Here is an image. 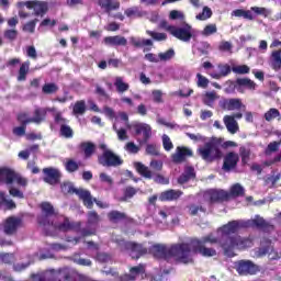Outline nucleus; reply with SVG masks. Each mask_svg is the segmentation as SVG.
Masks as SVG:
<instances>
[{
  "label": "nucleus",
  "instance_id": "0e129e2a",
  "mask_svg": "<svg viewBox=\"0 0 281 281\" xmlns=\"http://www.w3.org/2000/svg\"><path fill=\"white\" fill-rule=\"evenodd\" d=\"M146 271V269L144 268V265H138L136 267H132L130 269V273L131 276L134 277V280H137V276H140V273H144Z\"/></svg>",
  "mask_w": 281,
  "mask_h": 281
},
{
  "label": "nucleus",
  "instance_id": "69168bd1",
  "mask_svg": "<svg viewBox=\"0 0 281 281\" xmlns=\"http://www.w3.org/2000/svg\"><path fill=\"white\" fill-rule=\"evenodd\" d=\"M239 155L241 157V164H248L249 158L251 157V150H249L245 147H240Z\"/></svg>",
  "mask_w": 281,
  "mask_h": 281
},
{
  "label": "nucleus",
  "instance_id": "37998d69",
  "mask_svg": "<svg viewBox=\"0 0 281 281\" xmlns=\"http://www.w3.org/2000/svg\"><path fill=\"white\" fill-rule=\"evenodd\" d=\"M228 194H231V199L234 198H238V196H244L245 195V188H243V186H240L239 183L234 184L231 188V191L228 192Z\"/></svg>",
  "mask_w": 281,
  "mask_h": 281
},
{
  "label": "nucleus",
  "instance_id": "7ed1b4c3",
  "mask_svg": "<svg viewBox=\"0 0 281 281\" xmlns=\"http://www.w3.org/2000/svg\"><path fill=\"white\" fill-rule=\"evenodd\" d=\"M198 155L206 161L207 164H212L217 161V159L223 158V150H221V139H212L205 143L202 147L198 149Z\"/></svg>",
  "mask_w": 281,
  "mask_h": 281
},
{
  "label": "nucleus",
  "instance_id": "603ef678",
  "mask_svg": "<svg viewBox=\"0 0 281 281\" xmlns=\"http://www.w3.org/2000/svg\"><path fill=\"white\" fill-rule=\"evenodd\" d=\"M149 168L154 175H157V172L164 170V162L161 160L153 159L149 164Z\"/></svg>",
  "mask_w": 281,
  "mask_h": 281
},
{
  "label": "nucleus",
  "instance_id": "f8f14e48",
  "mask_svg": "<svg viewBox=\"0 0 281 281\" xmlns=\"http://www.w3.org/2000/svg\"><path fill=\"white\" fill-rule=\"evenodd\" d=\"M236 271L239 276H256L260 268L251 260H239L236 265Z\"/></svg>",
  "mask_w": 281,
  "mask_h": 281
},
{
  "label": "nucleus",
  "instance_id": "72a5a7b5",
  "mask_svg": "<svg viewBox=\"0 0 281 281\" xmlns=\"http://www.w3.org/2000/svg\"><path fill=\"white\" fill-rule=\"evenodd\" d=\"M108 218L110 223H120V221H126L128 216L124 212L113 210L108 213Z\"/></svg>",
  "mask_w": 281,
  "mask_h": 281
},
{
  "label": "nucleus",
  "instance_id": "13d9d810",
  "mask_svg": "<svg viewBox=\"0 0 281 281\" xmlns=\"http://www.w3.org/2000/svg\"><path fill=\"white\" fill-rule=\"evenodd\" d=\"M43 120H45V112H43L41 109H36L34 112V117H31V123L41 124Z\"/></svg>",
  "mask_w": 281,
  "mask_h": 281
},
{
  "label": "nucleus",
  "instance_id": "6e6d98bb",
  "mask_svg": "<svg viewBox=\"0 0 281 281\" xmlns=\"http://www.w3.org/2000/svg\"><path fill=\"white\" fill-rule=\"evenodd\" d=\"M250 10H251V12H255V14H257V16H265V19H267V16H269V14H271V11H269L265 7H251Z\"/></svg>",
  "mask_w": 281,
  "mask_h": 281
},
{
  "label": "nucleus",
  "instance_id": "9b49d317",
  "mask_svg": "<svg viewBox=\"0 0 281 281\" xmlns=\"http://www.w3.org/2000/svg\"><path fill=\"white\" fill-rule=\"evenodd\" d=\"M44 177V183H48V186H58L60 183V179H63V173L56 167H45L42 170Z\"/></svg>",
  "mask_w": 281,
  "mask_h": 281
},
{
  "label": "nucleus",
  "instance_id": "a18cd8bd",
  "mask_svg": "<svg viewBox=\"0 0 281 281\" xmlns=\"http://www.w3.org/2000/svg\"><path fill=\"white\" fill-rule=\"evenodd\" d=\"M216 100H218V94H216L215 91L212 92H206L203 99V103L206 106H213L214 102H216Z\"/></svg>",
  "mask_w": 281,
  "mask_h": 281
},
{
  "label": "nucleus",
  "instance_id": "f704fd0d",
  "mask_svg": "<svg viewBox=\"0 0 281 281\" xmlns=\"http://www.w3.org/2000/svg\"><path fill=\"white\" fill-rule=\"evenodd\" d=\"M271 67L274 71H280V69H281V49L273 50L271 53Z\"/></svg>",
  "mask_w": 281,
  "mask_h": 281
},
{
  "label": "nucleus",
  "instance_id": "39448f33",
  "mask_svg": "<svg viewBox=\"0 0 281 281\" xmlns=\"http://www.w3.org/2000/svg\"><path fill=\"white\" fill-rule=\"evenodd\" d=\"M121 251H127L133 260H139L143 256L148 254V248L144 244L137 241H125L122 240L119 244Z\"/></svg>",
  "mask_w": 281,
  "mask_h": 281
},
{
  "label": "nucleus",
  "instance_id": "dca6fc26",
  "mask_svg": "<svg viewBox=\"0 0 281 281\" xmlns=\"http://www.w3.org/2000/svg\"><path fill=\"white\" fill-rule=\"evenodd\" d=\"M249 227H256L257 229L267 231L270 227H273L271 224L265 221V218L260 215H256L252 220L244 221V228L249 229Z\"/></svg>",
  "mask_w": 281,
  "mask_h": 281
},
{
  "label": "nucleus",
  "instance_id": "c85d7f7f",
  "mask_svg": "<svg viewBox=\"0 0 281 281\" xmlns=\"http://www.w3.org/2000/svg\"><path fill=\"white\" fill-rule=\"evenodd\" d=\"M79 147L85 155V159H91V157H93L95 154V145L93 142H82L80 143Z\"/></svg>",
  "mask_w": 281,
  "mask_h": 281
},
{
  "label": "nucleus",
  "instance_id": "e433bc0d",
  "mask_svg": "<svg viewBox=\"0 0 281 281\" xmlns=\"http://www.w3.org/2000/svg\"><path fill=\"white\" fill-rule=\"evenodd\" d=\"M57 91H60V88L55 82H47L42 87L44 95H55Z\"/></svg>",
  "mask_w": 281,
  "mask_h": 281
},
{
  "label": "nucleus",
  "instance_id": "bb28decb",
  "mask_svg": "<svg viewBox=\"0 0 281 281\" xmlns=\"http://www.w3.org/2000/svg\"><path fill=\"white\" fill-rule=\"evenodd\" d=\"M223 122L231 135H236L240 127L238 126V122L234 119V116L225 115Z\"/></svg>",
  "mask_w": 281,
  "mask_h": 281
},
{
  "label": "nucleus",
  "instance_id": "ea45409f",
  "mask_svg": "<svg viewBox=\"0 0 281 281\" xmlns=\"http://www.w3.org/2000/svg\"><path fill=\"white\" fill-rule=\"evenodd\" d=\"M64 166H65V170L70 173L78 172V170H80V162H78L71 158H68L66 160V162L64 164Z\"/></svg>",
  "mask_w": 281,
  "mask_h": 281
},
{
  "label": "nucleus",
  "instance_id": "680f3d73",
  "mask_svg": "<svg viewBox=\"0 0 281 281\" xmlns=\"http://www.w3.org/2000/svg\"><path fill=\"white\" fill-rule=\"evenodd\" d=\"M147 34H148V36H151V38L154 41H158V42L167 41V38H168V35L166 33H158V32H155V31H147Z\"/></svg>",
  "mask_w": 281,
  "mask_h": 281
},
{
  "label": "nucleus",
  "instance_id": "864d4df0",
  "mask_svg": "<svg viewBox=\"0 0 281 281\" xmlns=\"http://www.w3.org/2000/svg\"><path fill=\"white\" fill-rule=\"evenodd\" d=\"M196 87H199L200 89H207V87L210 86V79L201 75V72L196 74Z\"/></svg>",
  "mask_w": 281,
  "mask_h": 281
},
{
  "label": "nucleus",
  "instance_id": "4c0bfd02",
  "mask_svg": "<svg viewBox=\"0 0 281 281\" xmlns=\"http://www.w3.org/2000/svg\"><path fill=\"white\" fill-rule=\"evenodd\" d=\"M27 74H30V60L21 64L18 75L19 82L27 80Z\"/></svg>",
  "mask_w": 281,
  "mask_h": 281
},
{
  "label": "nucleus",
  "instance_id": "f03ea898",
  "mask_svg": "<svg viewBox=\"0 0 281 281\" xmlns=\"http://www.w3.org/2000/svg\"><path fill=\"white\" fill-rule=\"evenodd\" d=\"M148 251L158 260H170V258H173L176 262H180L182 265H191L194 262L190 243H178L170 247L161 244H155L148 249Z\"/></svg>",
  "mask_w": 281,
  "mask_h": 281
},
{
  "label": "nucleus",
  "instance_id": "c03bdc74",
  "mask_svg": "<svg viewBox=\"0 0 281 281\" xmlns=\"http://www.w3.org/2000/svg\"><path fill=\"white\" fill-rule=\"evenodd\" d=\"M271 251V239L263 237L261 239V247L259 248V254L261 256H267Z\"/></svg>",
  "mask_w": 281,
  "mask_h": 281
},
{
  "label": "nucleus",
  "instance_id": "0eeeda50",
  "mask_svg": "<svg viewBox=\"0 0 281 281\" xmlns=\"http://www.w3.org/2000/svg\"><path fill=\"white\" fill-rule=\"evenodd\" d=\"M168 32L178 41H182L183 43H190L192 41V35L194 34V29L192 25L184 23L182 26L169 25L167 27Z\"/></svg>",
  "mask_w": 281,
  "mask_h": 281
},
{
  "label": "nucleus",
  "instance_id": "cd10ccee",
  "mask_svg": "<svg viewBox=\"0 0 281 281\" xmlns=\"http://www.w3.org/2000/svg\"><path fill=\"white\" fill-rule=\"evenodd\" d=\"M223 108L226 111H240L241 108L245 109V105L240 99H228L224 101Z\"/></svg>",
  "mask_w": 281,
  "mask_h": 281
},
{
  "label": "nucleus",
  "instance_id": "7c9ffc66",
  "mask_svg": "<svg viewBox=\"0 0 281 281\" xmlns=\"http://www.w3.org/2000/svg\"><path fill=\"white\" fill-rule=\"evenodd\" d=\"M236 85H237V88L238 90L239 89H243V87L245 89H249L250 91H255L256 89V83L254 82V80L245 77V78H237L236 79Z\"/></svg>",
  "mask_w": 281,
  "mask_h": 281
},
{
  "label": "nucleus",
  "instance_id": "de8ad7c7",
  "mask_svg": "<svg viewBox=\"0 0 281 281\" xmlns=\"http://www.w3.org/2000/svg\"><path fill=\"white\" fill-rule=\"evenodd\" d=\"M38 23V19L31 20L23 24L22 32H27L29 34H34L36 32V24Z\"/></svg>",
  "mask_w": 281,
  "mask_h": 281
},
{
  "label": "nucleus",
  "instance_id": "338daca9",
  "mask_svg": "<svg viewBox=\"0 0 281 281\" xmlns=\"http://www.w3.org/2000/svg\"><path fill=\"white\" fill-rule=\"evenodd\" d=\"M218 32V29L216 27V24H207L203 31V36H212V34H216Z\"/></svg>",
  "mask_w": 281,
  "mask_h": 281
},
{
  "label": "nucleus",
  "instance_id": "20e7f679",
  "mask_svg": "<svg viewBox=\"0 0 281 281\" xmlns=\"http://www.w3.org/2000/svg\"><path fill=\"white\" fill-rule=\"evenodd\" d=\"M61 192L64 194H77L80 201H82L87 210H93V202L91 201V191L85 189H77L70 182H64L61 184Z\"/></svg>",
  "mask_w": 281,
  "mask_h": 281
},
{
  "label": "nucleus",
  "instance_id": "58836bf2",
  "mask_svg": "<svg viewBox=\"0 0 281 281\" xmlns=\"http://www.w3.org/2000/svg\"><path fill=\"white\" fill-rule=\"evenodd\" d=\"M196 52L199 56H210V52H212V45L207 42H200L196 45Z\"/></svg>",
  "mask_w": 281,
  "mask_h": 281
},
{
  "label": "nucleus",
  "instance_id": "6ab92c4d",
  "mask_svg": "<svg viewBox=\"0 0 281 281\" xmlns=\"http://www.w3.org/2000/svg\"><path fill=\"white\" fill-rule=\"evenodd\" d=\"M183 196V191L181 190H175V189H168L166 191H162L159 194V201L162 203H170L172 201H179Z\"/></svg>",
  "mask_w": 281,
  "mask_h": 281
},
{
  "label": "nucleus",
  "instance_id": "6e6552de",
  "mask_svg": "<svg viewBox=\"0 0 281 281\" xmlns=\"http://www.w3.org/2000/svg\"><path fill=\"white\" fill-rule=\"evenodd\" d=\"M27 8V10H34V16H45L49 11V5L45 1L29 0L20 1L16 3V8L21 10L22 8Z\"/></svg>",
  "mask_w": 281,
  "mask_h": 281
},
{
  "label": "nucleus",
  "instance_id": "c9c22d12",
  "mask_svg": "<svg viewBox=\"0 0 281 281\" xmlns=\"http://www.w3.org/2000/svg\"><path fill=\"white\" fill-rule=\"evenodd\" d=\"M50 227H54V229H57L58 232H69L74 229V223L69 222V218L65 217L64 222L59 224L53 223Z\"/></svg>",
  "mask_w": 281,
  "mask_h": 281
},
{
  "label": "nucleus",
  "instance_id": "a211bd4d",
  "mask_svg": "<svg viewBox=\"0 0 281 281\" xmlns=\"http://www.w3.org/2000/svg\"><path fill=\"white\" fill-rule=\"evenodd\" d=\"M193 155L194 153H192V149L186 146H178L176 153L172 154L171 159L173 164H183L188 157H193Z\"/></svg>",
  "mask_w": 281,
  "mask_h": 281
},
{
  "label": "nucleus",
  "instance_id": "c756f323",
  "mask_svg": "<svg viewBox=\"0 0 281 281\" xmlns=\"http://www.w3.org/2000/svg\"><path fill=\"white\" fill-rule=\"evenodd\" d=\"M191 243H198V245H207V243L210 245H221V239H218L217 237H215L213 234H209L204 237H202L201 239H191Z\"/></svg>",
  "mask_w": 281,
  "mask_h": 281
},
{
  "label": "nucleus",
  "instance_id": "09e8293b",
  "mask_svg": "<svg viewBox=\"0 0 281 281\" xmlns=\"http://www.w3.org/2000/svg\"><path fill=\"white\" fill-rule=\"evenodd\" d=\"M131 43L134 47H153V40H137L135 37L131 38Z\"/></svg>",
  "mask_w": 281,
  "mask_h": 281
},
{
  "label": "nucleus",
  "instance_id": "f3484780",
  "mask_svg": "<svg viewBox=\"0 0 281 281\" xmlns=\"http://www.w3.org/2000/svg\"><path fill=\"white\" fill-rule=\"evenodd\" d=\"M191 251L193 254H200L203 258H214L216 256V249L205 247V244L190 243Z\"/></svg>",
  "mask_w": 281,
  "mask_h": 281
},
{
  "label": "nucleus",
  "instance_id": "ddd939ff",
  "mask_svg": "<svg viewBox=\"0 0 281 281\" xmlns=\"http://www.w3.org/2000/svg\"><path fill=\"white\" fill-rule=\"evenodd\" d=\"M206 194L210 203H225L232 200V194L223 189H211Z\"/></svg>",
  "mask_w": 281,
  "mask_h": 281
},
{
  "label": "nucleus",
  "instance_id": "1a4fd4ad",
  "mask_svg": "<svg viewBox=\"0 0 281 281\" xmlns=\"http://www.w3.org/2000/svg\"><path fill=\"white\" fill-rule=\"evenodd\" d=\"M98 164L104 168H117V166L124 164V160L113 153V150H105L102 155L98 156Z\"/></svg>",
  "mask_w": 281,
  "mask_h": 281
},
{
  "label": "nucleus",
  "instance_id": "2f4dec72",
  "mask_svg": "<svg viewBox=\"0 0 281 281\" xmlns=\"http://www.w3.org/2000/svg\"><path fill=\"white\" fill-rule=\"evenodd\" d=\"M236 85H237V88L238 90L239 89H243V87L245 89H249L250 91H255L256 89V83L254 82V80L245 77V78H237L236 79Z\"/></svg>",
  "mask_w": 281,
  "mask_h": 281
},
{
  "label": "nucleus",
  "instance_id": "9d476101",
  "mask_svg": "<svg viewBox=\"0 0 281 281\" xmlns=\"http://www.w3.org/2000/svg\"><path fill=\"white\" fill-rule=\"evenodd\" d=\"M55 124L59 125V135L65 139H71L74 137V128L68 125L69 121L63 116L61 112H57L54 115Z\"/></svg>",
  "mask_w": 281,
  "mask_h": 281
},
{
  "label": "nucleus",
  "instance_id": "5fc2aeb1",
  "mask_svg": "<svg viewBox=\"0 0 281 281\" xmlns=\"http://www.w3.org/2000/svg\"><path fill=\"white\" fill-rule=\"evenodd\" d=\"M95 260L102 265H106V262H111V260H113V257L109 252H97Z\"/></svg>",
  "mask_w": 281,
  "mask_h": 281
},
{
  "label": "nucleus",
  "instance_id": "052dcab7",
  "mask_svg": "<svg viewBox=\"0 0 281 281\" xmlns=\"http://www.w3.org/2000/svg\"><path fill=\"white\" fill-rule=\"evenodd\" d=\"M145 151L151 157H159V147L156 144H147Z\"/></svg>",
  "mask_w": 281,
  "mask_h": 281
},
{
  "label": "nucleus",
  "instance_id": "4468645a",
  "mask_svg": "<svg viewBox=\"0 0 281 281\" xmlns=\"http://www.w3.org/2000/svg\"><path fill=\"white\" fill-rule=\"evenodd\" d=\"M239 161L240 156H238L236 151H229L224 157L222 170H224V172H232V170H236Z\"/></svg>",
  "mask_w": 281,
  "mask_h": 281
},
{
  "label": "nucleus",
  "instance_id": "e2e57ef3",
  "mask_svg": "<svg viewBox=\"0 0 281 281\" xmlns=\"http://www.w3.org/2000/svg\"><path fill=\"white\" fill-rule=\"evenodd\" d=\"M236 89H238V85L236 83V80H227L225 82V93H235Z\"/></svg>",
  "mask_w": 281,
  "mask_h": 281
},
{
  "label": "nucleus",
  "instance_id": "8fccbe9b",
  "mask_svg": "<svg viewBox=\"0 0 281 281\" xmlns=\"http://www.w3.org/2000/svg\"><path fill=\"white\" fill-rule=\"evenodd\" d=\"M266 122H273L277 117H280V110L276 108H271L269 111H267L263 115Z\"/></svg>",
  "mask_w": 281,
  "mask_h": 281
},
{
  "label": "nucleus",
  "instance_id": "a878e982",
  "mask_svg": "<svg viewBox=\"0 0 281 281\" xmlns=\"http://www.w3.org/2000/svg\"><path fill=\"white\" fill-rule=\"evenodd\" d=\"M134 168L136 172L144 179H153L155 171H151L150 168L143 162L136 161L134 162Z\"/></svg>",
  "mask_w": 281,
  "mask_h": 281
},
{
  "label": "nucleus",
  "instance_id": "2eb2a0df",
  "mask_svg": "<svg viewBox=\"0 0 281 281\" xmlns=\"http://www.w3.org/2000/svg\"><path fill=\"white\" fill-rule=\"evenodd\" d=\"M133 130L135 131L136 135L143 134V139L139 140L140 145L148 144V139H150V136L153 135V128L150 125L146 123H137L133 125Z\"/></svg>",
  "mask_w": 281,
  "mask_h": 281
},
{
  "label": "nucleus",
  "instance_id": "f257e3e1",
  "mask_svg": "<svg viewBox=\"0 0 281 281\" xmlns=\"http://www.w3.org/2000/svg\"><path fill=\"white\" fill-rule=\"evenodd\" d=\"M240 229H245V224L243 220H234L223 225L220 228L221 236V247L224 251V256L228 258H234L236 254L235 249H247L254 245V240L249 237H240L238 234ZM233 235V236H232Z\"/></svg>",
  "mask_w": 281,
  "mask_h": 281
},
{
  "label": "nucleus",
  "instance_id": "5701e85b",
  "mask_svg": "<svg viewBox=\"0 0 281 281\" xmlns=\"http://www.w3.org/2000/svg\"><path fill=\"white\" fill-rule=\"evenodd\" d=\"M191 179H196V171L194 170V167L188 166L184 168V171L179 176L178 183L180 186H183L188 183V181H191Z\"/></svg>",
  "mask_w": 281,
  "mask_h": 281
},
{
  "label": "nucleus",
  "instance_id": "423d86ee",
  "mask_svg": "<svg viewBox=\"0 0 281 281\" xmlns=\"http://www.w3.org/2000/svg\"><path fill=\"white\" fill-rule=\"evenodd\" d=\"M42 211L41 215L37 216V223L42 227H52L54 225V217H56V209L49 202H42L40 204Z\"/></svg>",
  "mask_w": 281,
  "mask_h": 281
},
{
  "label": "nucleus",
  "instance_id": "4d7b16f0",
  "mask_svg": "<svg viewBox=\"0 0 281 281\" xmlns=\"http://www.w3.org/2000/svg\"><path fill=\"white\" fill-rule=\"evenodd\" d=\"M158 58L159 60H161L162 63H167V60H172V58H175V49L169 48L167 52L165 53H159L158 54Z\"/></svg>",
  "mask_w": 281,
  "mask_h": 281
},
{
  "label": "nucleus",
  "instance_id": "393cba45",
  "mask_svg": "<svg viewBox=\"0 0 281 281\" xmlns=\"http://www.w3.org/2000/svg\"><path fill=\"white\" fill-rule=\"evenodd\" d=\"M217 69L220 72H211V78H214V80H221V78H225L232 74V66L229 64H218Z\"/></svg>",
  "mask_w": 281,
  "mask_h": 281
},
{
  "label": "nucleus",
  "instance_id": "412c9836",
  "mask_svg": "<svg viewBox=\"0 0 281 281\" xmlns=\"http://www.w3.org/2000/svg\"><path fill=\"white\" fill-rule=\"evenodd\" d=\"M21 226V220L16 218V217H8L4 222V234H7V236H12L14 235V233L16 232V229H19V227Z\"/></svg>",
  "mask_w": 281,
  "mask_h": 281
},
{
  "label": "nucleus",
  "instance_id": "774afa93",
  "mask_svg": "<svg viewBox=\"0 0 281 281\" xmlns=\"http://www.w3.org/2000/svg\"><path fill=\"white\" fill-rule=\"evenodd\" d=\"M232 71L234 74L246 75V74H249V71H251V69L247 65H239V66L233 67Z\"/></svg>",
  "mask_w": 281,
  "mask_h": 281
},
{
  "label": "nucleus",
  "instance_id": "bf43d9fd",
  "mask_svg": "<svg viewBox=\"0 0 281 281\" xmlns=\"http://www.w3.org/2000/svg\"><path fill=\"white\" fill-rule=\"evenodd\" d=\"M199 21H207V19H212V9L209 7H204L203 11L196 15Z\"/></svg>",
  "mask_w": 281,
  "mask_h": 281
},
{
  "label": "nucleus",
  "instance_id": "473e14b6",
  "mask_svg": "<svg viewBox=\"0 0 281 281\" xmlns=\"http://www.w3.org/2000/svg\"><path fill=\"white\" fill-rule=\"evenodd\" d=\"M100 221H102V217H100V214L95 211H89L87 213V225L89 227H98V225H100Z\"/></svg>",
  "mask_w": 281,
  "mask_h": 281
},
{
  "label": "nucleus",
  "instance_id": "49530a36",
  "mask_svg": "<svg viewBox=\"0 0 281 281\" xmlns=\"http://www.w3.org/2000/svg\"><path fill=\"white\" fill-rule=\"evenodd\" d=\"M135 194H137V189H135V187H126L123 191V196L121 198V201L126 202L133 199Z\"/></svg>",
  "mask_w": 281,
  "mask_h": 281
},
{
  "label": "nucleus",
  "instance_id": "3c124183",
  "mask_svg": "<svg viewBox=\"0 0 281 281\" xmlns=\"http://www.w3.org/2000/svg\"><path fill=\"white\" fill-rule=\"evenodd\" d=\"M187 207L189 210L190 216H196L199 212H202L203 214L207 212V209L203 207V205L190 204Z\"/></svg>",
  "mask_w": 281,
  "mask_h": 281
},
{
  "label": "nucleus",
  "instance_id": "a19ab883",
  "mask_svg": "<svg viewBox=\"0 0 281 281\" xmlns=\"http://www.w3.org/2000/svg\"><path fill=\"white\" fill-rule=\"evenodd\" d=\"M114 87L116 88V91L119 93H124L126 91H128L130 89V85L124 82V79H122V77H116L115 81H114Z\"/></svg>",
  "mask_w": 281,
  "mask_h": 281
},
{
  "label": "nucleus",
  "instance_id": "4be33fe9",
  "mask_svg": "<svg viewBox=\"0 0 281 281\" xmlns=\"http://www.w3.org/2000/svg\"><path fill=\"white\" fill-rule=\"evenodd\" d=\"M16 179V173L12 169L2 168L0 169V184L5 183L7 186H12Z\"/></svg>",
  "mask_w": 281,
  "mask_h": 281
},
{
  "label": "nucleus",
  "instance_id": "79ce46f5",
  "mask_svg": "<svg viewBox=\"0 0 281 281\" xmlns=\"http://www.w3.org/2000/svg\"><path fill=\"white\" fill-rule=\"evenodd\" d=\"M72 113L75 115H85L87 113V103L85 100L77 101L72 108Z\"/></svg>",
  "mask_w": 281,
  "mask_h": 281
},
{
  "label": "nucleus",
  "instance_id": "aec40b11",
  "mask_svg": "<svg viewBox=\"0 0 281 281\" xmlns=\"http://www.w3.org/2000/svg\"><path fill=\"white\" fill-rule=\"evenodd\" d=\"M103 43L108 45V47H126L128 40L122 35L105 36Z\"/></svg>",
  "mask_w": 281,
  "mask_h": 281
},
{
  "label": "nucleus",
  "instance_id": "b1692460",
  "mask_svg": "<svg viewBox=\"0 0 281 281\" xmlns=\"http://www.w3.org/2000/svg\"><path fill=\"white\" fill-rule=\"evenodd\" d=\"M97 3L106 13L120 10V2L117 0H98Z\"/></svg>",
  "mask_w": 281,
  "mask_h": 281
}]
</instances>
